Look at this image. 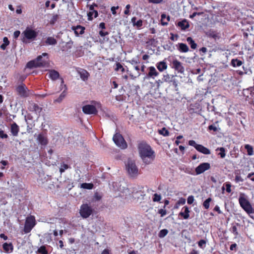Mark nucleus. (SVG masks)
Returning a JSON list of instances; mask_svg holds the SVG:
<instances>
[{
	"mask_svg": "<svg viewBox=\"0 0 254 254\" xmlns=\"http://www.w3.org/2000/svg\"><path fill=\"white\" fill-rule=\"evenodd\" d=\"M139 154L144 163L146 164H150L154 159V152L150 145L142 142L138 144Z\"/></svg>",
	"mask_w": 254,
	"mask_h": 254,
	"instance_id": "f257e3e1",
	"label": "nucleus"
},
{
	"mask_svg": "<svg viewBox=\"0 0 254 254\" xmlns=\"http://www.w3.org/2000/svg\"><path fill=\"white\" fill-rule=\"evenodd\" d=\"M49 65V59L48 54L44 53L37 57L35 60L28 62L26 64V67L32 69L36 67H48Z\"/></svg>",
	"mask_w": 254,
	"mask_h": 254,
	"instance_id": "f03ea898",
	"label": "nucleus"
},
{
	"mask_svg": "<svg viewBox=\"0 0 254 254\" xmlns=\"http://www.w3.org/2000/svg\"><path fill=\"white\" fill-rule=\"evenodd\" d=\"M38 36V33L29 27H27L26 29L22 33V41L24 43L29 42L28 40H34Z\"/></svg>",
	"mask_w": 254,
	"mask_h": 254,
	"instance_id": "7ed1b4c3",
	"label": "nucleus"
},
{
	"mask_svg": "<svg viewBox=\"0 0 254 254\" xmlns=\"http://www.w3.org/2000/svg\"><path fill=\"white\" fill-rule=\"evenodd\" d=\"M239 202L240 206L248 214L253 213V207L248 200L245 197L244 193H241L239 198Z\"/></svg>",
	"mask_w": 254,
	"mask_h": 254,
	"instance_id": "20e7f679",
	"label": "nucleus"
},
{
	"mask_svg": "<svg viewBox=\"0 0 254 254\" xmlns=\"http://www.w3.org/2000/svg\"><path fill=\"white\" fill-rule=\"evenodd\" d=\"M94 209L88 203L82 204L80 207L79 214L84 219L88 218L93 214Z\"/></svg>",
	"mask_w": 254,
	"mask_h": 254,
	"instance_id": "39448f33",
	"label": "nucleus"
},
{
	"mask_svg": "<svg viewBox=\"0 0 254 254\" xmlns=\"http://www.w3.org/2000/svg\"><path fill=\"white\" fill-rule=\"evenodd\" d=\"M36 224V220L34 216L30 215L27 217L23 228L24 233L25 234L30 233Z\"/></svg>",
	"mask_w": 254,
	"mask_h": 254,
	"instance_id": "423d86ee",
	"label": "nucleus"
},
{
	"mask_svg": "<svg viewBox=\"0 0 254 254\" xmlns=\"http://www.w3.org/2000/svg\"><path fill=\"white\" fill-rule=\"evenodd\" d=\"M126 169L129 175L131 177H136L138 175V169L134 161L128 160L126 164Z\"/></svg>",
	"mask_w": 254,
	"mask_h": 254,
	"instance_id": "0eeeda50",
	"label": "nucleus"
},
{
	"mask_svg": "<svg viewBox=\"0 0 254 254\" xmlns=\"http://www.w3.org/2000/svg\"><path fill=\"white\" fill-rule=\"evenodd\" d=\"M115 143L121 149H126L127 146V143L123 136L119 133L115 134L113 137Z\"/></svg>",
	"mask_w": 254,
	"mask_h": 254,
	"instance_id": "6e6552de",
	"label": "nucleus"
},
{
	"mask_svg": "<svg viewBox=\"0 0 254 254\" xmlns=\"http://www.w3.org/2000/svg\"><path fill=\"white\" fill-rule=\"evenodd\" d=\"M16 91L17 93V94L21 97L25 98L29 96V94L28 93V88L23 83H22L17 86L16 88Z\"/></svg>",
	"mask_w": 254,
	"mask_h": 254,
	"instance_id": "1a4fd4ad",
	"label": "nucleus"
},
{
	"mask_svg": "<svg viewBox=\"0 0 254 254\" xmlns=\"http://www.w3.org/2000/svg\"><path fill=\"white\" fill-rule=\"evenodd\" d=\"M83 112L86 115H96L98 111L93 105H86L82 107Z\"/></svg>",
	"mask_w": 254,
	"mask_h": 254,
	"instance_id": "9d476101",
	"label": "nucleus"
},
{
	"mask_svg": "<svg viewBox=\"0 0 254 254\" xmlns=\"http://www.w3.org/2000/svg\"><path fill=\"white\" fill-rule=\"evenodd\" d=\"M143 188V187L138 186L137 188L135 187L133 189L132 193L135 198H137L138 199L140 198L143 199L144 198L145 194L144 191L142 190Z\"/></svg>",
	"mask_w": 254,
	"mask_h": 254,
	"instance_id": "9b49d317",
	"label": "nucleus"
},
{
	"mask_svg": "<svg viewBox=\"0 0 254 254\" xmlns=\"http://www.w3.org/2000/svg\"><path fill=\"white\" fill-rule=\"evenodd\" d=\"M210 168V165L208 163H203L200 164L195 168V172L197 175H199L204 171Z\"/></svg>",
	"mask_w": 254,
	"mask_h": 254,
	"instance_id": "f8f14e48",
	"label": "nucleus"
},
{
	"mask_svg": "<svg viewBox=\"0 0 254 254\" xmlns=\"http://www.w3.org/2000/svg\"><path fill=\"white\" fill-rule=\"evenodd\" d=\"M173 67L177 70L179 73L184 74L185 71V68L183 66L182 64L176 60L172 62Z\"/></svg>",
	"mask_w": 254,
	"mask_h": 254,
	"instance_id": "ddd939ff",
	"label": "nucleus"
},
{
	"mask_svg": "<svg viewBox=\"0 0 254 254\" xmlns=\"http://www.w3.org/2000/svg\"><path fill=\"white\" fill-rule=\"evenodd\" d=\"M28 110L30 112L35 113L37 115H38V116H39L40 113L42 111V108L40 107L38 104L35 103H32L29 105Z\"/></svg>",
	"mask_w": 254,
	"mask_h": 254,
	"instance_id": "4468645a",
	"label": "nucleus"
},
{
	"mask_svg": "<svg viewBox=\"0 0 254 254\" xmlns=\"http://www.w3.org/2000/svg\"><path fill=\"white\" fill-rule=\"evenodd\" d=\"M37 140L41 145L46 146L48 143V139L46 135L43 132L38 134Z\"/></svg>",
	"mask_w": 254,
	"mask_h": 254,
	"instance_id": "2eb2a0df",
	"label": "nucleus"
},
{
	"mask_svg": "<svg viewBox=\"0 0 254 254\" xmlns=\"http://www.w3.org/2000/svg\"><path fill=\"white\" fill-rule=\"evenodd\" d=\"M49 77L53 80H56L60 77V74L58 71L55 69L49 70Z\"/></svg>",
	"mask_w": 254,
	"mask_h": 254,
	"instance_id": "dca6fc26",
	"label": "nucleus"
},
{
	"mask_svg": "<svg viewBox=\"0 0 254 254\" xmlns=\"http://www.w3.org/2000/svg\"><path fill=\"white\" fill-rule=\"evenodd\" d=\"M2 249L5 253H11L13 251V246L11 243H4L2 244Z\"/></svg>",
	"mask_w": 254,
	"mask_h": 254,
	"instance_id": "f3484780",
	"label": "nucleus"
},
{
	"mask_svg": "<svg viewBox=\"0 0 254 254\" xmlns=\"http://www.w3.org/2000/svg\"><path fill=\"white\" fill-rule=\"evenodd\" d=\"M19 131V127L16 123H12L10 126V132L14 136L18 135Z\"/></svg>",
	"mask_w": 254,
	"mask_h": 254,
	"instance_id": "a211bd4d",
	"label": "nucleus"
},
{
	"mask_svg": "<svg viewBox=\"0 0 254 254\" xmlns=\"http://www.w3.org/2000/svg\"><path fill=\"white\" fill-rule=\"evenodd\" d=\"M72 29L74 31V33L76 36H78L79 34H83L84 33L85 27L81 25L73 26Z\"/></svg>",
	"mask_w": 254,
	"mask_h": 254,
	"instance_id": "6ab92c4d",
	"label": "nucleus"
},
{
	"mask_svg": "<svg viewBox=\"0 0 254 254\" xmlns=\"http://www.w3.org/2000/svg\"><path fill=\"white\" fill-rule=\"evenodd\" d=\"M78 73L82 80L86 81L88 80L89 76V73L86 70L84 69H80L78 71Z\"/></svg>",
	"mask_w": 254,
	"mask_h": 254,
	"instance_id": "aec40b11",
	"label": "nucleus"
},
{
	"mask_svg": "<svg viewBox=\"0 0 254 254\" xmlns=\"http://www.w3.org/2000/svg\"><path fill=\"white\" fill-rule=\"evenodd\" d=\"M196 150L204 154L208 155L210 154V151L209 149L202 145L199 144L198 145H197Z\"/></svg>",
	"mask_w": 254,
	"mask_h": 254,
	"instance_id": "412c9836",
	"label": "nucleus"
},
{
	"mask_svg": "<svg viewBox=\"0 0 254 254\" xmlns=\"http://www.w3.org/2000/svg\"><path fill=\"white\" fill-rule=\"evenodd\" d=\"M113 67L114 70L116 72L121 71L122 73H124L125 71V68L119 62H116L114 65Z\"/></svg>",
	"mask_w": 254,
	"mask_h": 254,
	"instance_id": "4be33fe9",
	"label": "nucleus"
},
{
	"mask_svg": "<svg viewBox=\"0 0 254 254\" xmlns=\"http://www.w3.org/2000/svg\"><path fill=\"white\" fill-rule=\"evenodd\" d=\"M46 45H55L57 44V40L53 37H48L45 41Z\"/></svg>",
	"mask_w": 254,
	"mask_h": 254,
	"instance_id": "5701e85b",
	"label": "nucleus"
},
{
	"mask_svg": "<svg viewBox=\"0 0 254 254\" xmlns=\"http://www.w3.org/2000/svg\"><path fill=\"white\" fill-rule=\"evenodd\" d=\"M177 25L179 27H180L182 30H185L189 28L190 26L189 22L186 19H184L181 21H179Z\"/></svg>",
	"mask_w": 254,
	"mask_h": 254,
	"instance_id": "b1692460",
	"label": "nucleus"
},
{
	"mask_svg": "<svg viewBox=\"0 0 254 254\" xmlns=\"http://www.w3.org/2000/svg\"><path fill=\"white\" fill-rule=\"evenodd\" d=\"M184 208L185 209L184 212H181L179 214V215L183 217V218L184 219H187L190 217V215H189L190 210H189V207L186 206H185L184 207Z\"/></svg>",
	"mask_w": 254,
	"mask_h": 254,
	"instance_id": "393cba45",
	"label": "nucleus"
},
{
	"mask_svg": "<svg viewBox=\"0 0 254 254\" xmlns=\"http://www.w3.org/2000/svg\"><path fill=\"white\" fill-rule=\"evenodd\" d=\"M136 18L133 17L131 18V21L134 26H136L137 28H140L142 26V20L139 19L136 21Z\"/></svg>",
	"mask_w": 254,
	"mask_h": 254,
	"instance_id": "a878e982",
	"label": "nucleus"
},
{
	"mask_svg": "<svg viewBox=\"0 0 254 254\" xmlns=\"http://www.w3.org/2000/svg\"><path fill=\"white\" fill-rule=\"evenodd\" d=\"M163 47L165 50H168L172 52L175 50V47L173 46V44L171 42L169 41L165 44L163 45Z\"/></svg>",
	"mask_w": 254,
	"mask_h": 254,
	"instance_id": "bb28decb",
	"label": "nucleus"
},
{
	"mask_svg": "<svg viewBox=\"0 0 254 254\" xmlns=\"http://www.w3.org/2000/svg\"><path fill=\"white\" fill-rule=\"evenodd\" d=\"M170 20V16H167L166 15L163 14L161 15V24L162 25H167L168 24V22Z\"/></svg>",
	"mask_w": 254,
	"mask_h": 254,
	"instance_id": "cd10ccee",
	"label": "nucleus"
},
{
	"mask_svg": "<svg viewBox=\"0 0 254 254\" xmlns=\"http://www.w3.org/2000/svg\"><path fill=\"white\" fill-rule=\"evenodd\" d=\"M178 49L180 52L186 53L189 51V47L186 44L180 43Z\"/></svg>",
	"mask_w": 254,
	"mask_h": 254,
	"instance_id": "c85d7f7f",
	"label": "nucleus"
},
{
	"mask_svg": "<svg viewBox=\"0 0 254 254\" xmlns=\"http://www.w3.org/2000/svg\"><path fill=\"white\" fill-rule=\"evenodd\" d=\"M157 74L158 72H157L154 67L150 66L149 67V72L148 73V76L153 77V76H157Z\"/></svg>",
	"mask_w": 254,
	"mask_h": 254,
	"instance_id": "c756f323",
	"label": "nucleus"
},
{
	"mask_svg": "<svg viewBox=\"0 0 254 254\" xmlns=\"http://www.w3.org/2000/svg\"><path fill=\"white\" fill-rule=\"evenodd\" d=\"M187 42L190 45V47L192 49L196 48L197 44L195 43L194 41L192 39L191 37H189L187 38Z\"/></svg>",
	"mask_w": 254,
	"mask_h": 254,
	"instance_id": "7c9ffc66",
	"label": "nucleus"
},
{
	"mask_svg": "<svg viewBox=\"0 0 254 254\" xmlns=\"http://www.w3.org/2000/svg\"><path fill=\"white\" fill-rule=\"evenodd\" d=\"M94 14V17L96 18L98 16V12L97 10H93V11H89L87 13L88 19L92 20L93 19V15Z\"/></svg>",
	"mask_w": 254,
	"mask_h": 254,
	"instance_id": "2f4dec72",
	"label": "nucleus"
},
{
	"mask_svg": "<svg viewBox=\"0 0 254 254\" xmlns=\"http://www.w3.org/2000/svg\"><path fill=\"white\" fill-rule=\"evenodd\" d=\"M94 185L92 183H82L81 184V188L84 189L91 190L93 188Z\"/></svg>",
	"mask_w": 254,
	"mask_h": 254,
	"instance_id": "473e14b6",
	"label": "nucleus"
},
{
	"mask_svg": "<svg viewBox=\"0 0 254 254\" xmlns=\"http://www.w3.org/2000/svg\"><path fill=\"white\" fill-rule=\"evenodd\" d=\"M3 43L0 45V48L2 50H5L6 46L9 44V41L8 38L6 37L3 38Z\"/></svg>",
	"mask_w": 254,
	"mask_h": 254,
	"instance_id": "72a5a7b5",
	"label": "nucleus"
},
{
	"mask_svg": "<svg viewBox=\"0 0 254 254\" xmlns=\"http://www.w3.org/2000/svg\"><path fill=\"white\" fill-rule=\"evenodd\" d=\"M242 64V62L238 59H233L231 61V64L234 67L240 66Z\"/></svg>",
	"mask_w": 254,
	"mask_h": 254,
	"instance_id": "f704fd0d",
	"label": "nucleus"
},
{
	"mask_svg": "<svg viewBox=\"0 0 254 254\" xmlns=\"http://www.w3.org/2000/svg\"><path fill=\"white\" fill-rule=\"evenodd\" d=\"M38 253L41 254H49L45 246H41L38 250Z\"/></svg>",
	"mask_w": 254,
	"mask_h": 254,
	"instance_id": "c9c22d12",
	"label": "nucleus"
},
{
	"mask_svg": "<svg viewBox=\"0 0 254 254\" xmlns=\"http://www.w3.org/2000/svg\"><path fill=\"white\" fill-rule=\"evenodd\" d=\"M216 150V151H217V150L220 151V152L219 153V155H220V157L222 158H224L225 157V156H226L225 149L224 147L218 148Z\"/></svg>",
	"mask_w": 254,
	"mask_h": 254,
	"instance_id": "e433bc0d",
	"label": "nucleus"
},
{
	"mask_svg": "<svg viewBox=\"0 0 254 254\" xmlns=\"http://www.w3.org/2000/svg\"><path fill=\"white\" fill-rule=\"evenodd\" d=\"M245 147L247 150L248 154L249 155H252L253 154V148L252 146L249 144H247L245 145Z\"/></svg>",
	"mask_w": 254,
	"mask_h": 254,
	"instance_id": "4c0bfd02",
	"label": "nucleus"
},
{
	"mask_svg": "<svg viewBox=\"0 0 254 254\" xmlns=\"http://www.w3.org/2000/svg\"><path fill=\"white\" fill-rule=\"evenodd\" d=\"M173 76L171 75H169L167 74L166 75H164L163 78H162V80L166 82H170L172 81V79Z\"/></svg>",
	"mask_w": 254,
	"mask_h": 254,
	"instance_id": "58836bf2",
	"label": "nucleus"
},
{
	"mask_svg": "<svg viewBox=\"0 0 254 254\" xmlns=\"http://www.w3.org/2000/svg\"><path fill=\"white\" fill-rule=\"evenodd\" d=\"M58 18H59V15L58 14L54 15L50 21V24H51V25L55 24V23L58 20Z\"/></svg>",
	"mask_w": 254,
	"mask_h": 254,
	"instance_id": "ea45409f",
	"label": "nucleus"
},
{
	"mask_svg": "<svg viewBox=\"0 0 254 254\" xmlns=\"http://www.w3.org/2000/svg\"><path fill=\"white\" fill-rule=\"evenodd\" d=\"M160 134H162L164 136H168L169 132L165 127H163L160 130Z\"/></svg>",
	"mask_w": 254,
	"mask_h": 254,
	"instance_id": "a19ab883",
	"label": "nucleus"
},
{
	"mask_svg": "<svg viewBox=\"0 0 254 254\" xmlns=\"http://www.w3.org/2000/svg\"><path fill=\"white\" fill-rule=\"evenodd\" d=\"M211 201V198L210 197L206 199L203 202V205L205 207V209H208L209 207V203Z\"/></svg>",
	"mask_w": 254,
	"mask_h": 254,
	"instance_id": "79ce46f5",
	"label": "nucleus"
},
{
	"mask_svg": "<svg viewBox=\"0 0 254 254\" xmlns=\"http://www.w3.org/2000/svg\"><path fill=\"white\" fill-rule=\"evenodd\" d=\"M128 62L133 66L136 65L140 63L139 60L137 58H133L129 61Z\"/></svg>",
	"mask_w": 254,
	"mask_h": 254,
	"instance_id": "37998d69",
	"label": "nucleus"
},
{
	"mask_svg": "<svg viewBox=\"0 0 254 254\" xmlns=\"http://www.w3.org/2000/svg\"><path fill=\"white\" fill-rule=\"evenodd\" d=\"M69 166L67 164H63L61 165V167L60 168V172L62 173L64 172V171L68 168H69Z\"/></svg>",
	"mask_w": 254,
	"mask_h": 254,
	"instance_id": "c03bdc74",
	"label": "nucleus"
},
{
	"mask_svg": "<svg viewBox=\"0 0 254 254\" xmlns=\"http://www.w3.org/2000/svg\"><path fill=\"white\" fill-rule=\"evenodd\" d=\"M167 67V65L166 63L164 62H160V71H162L163 70L166 69Z\"/></svg>",
	"mask_w": 254,
	"mask_h": 254,
	"instance_id": "a18cd8bd",
	"label": "nucleus"
},
{
	"mask_svg": "<svg viewBox=\"0 0 254 254\" xmlns=\"http://www.w3.org/2000/svg\"><path fill=\"white\" fill-rule=\"evenodd\" d=\"M168 233L167 229H163L160 231V238L165 237Z\"/></svg>",
	"mask_w": 254,
	"mask_h": 254,
	"instance_id": "49530a36",
	"label": "nucleus"
},
{
	"mask_svg": "<svg viewBox=\"0 0 254 254\" xmlns=\"http://www.w3.org/2000/svg\"><path fill=\"white\" fill-rule=\"evenodd\" d=\"M109 33L108 31H104L103 30H100L99 32V34L101 37H105L108 35H109Z\"/></svg>",
	"mask_w": 254,
	"mask_h": 254,
	"instance_id": "de8ad7c7",
	"label": "nucleus"
},
{
	"mask_svg": "<svg viewBox=\"0 0 254 254\" xmlns=\"http://www.w3.org/2000/svg\"><path fill=\"white\" fill-rule=\"evenodd\" d=\"M0 137L1 138H7L8 135L7 134L4 133V131L0 129Z\"/></svg>",
	"mask_w": 254,
	"mask_h": 254,
	"instance_id": "09e8293b",
	"label": "nucleus"
},
{
	"mask_svg": "<svg viewBox=\"0 0 254 254\" xmlns=\"http://www.w3.org/2000/svg\"><path fill=\"white\" fill-rule=\"evenodd\" d=\"M65 96V93L64 91L61 93L58 99L57 100V101L59 102H61L64 98Z\"/></svg>",
	"mask_w": 254,
	"mask_h": 254,
	"instance_id": "8fccbe9b",
	"label": "nucleus"
},
{
	"mask_svg": "<svg viewBox=\"0 0 254 254\" xmlns=\"http://www.w3.org/2000/svg\"><path fill=\"white\" fill-rule=\"evenodd\" d=\"M189 144L190 146H192L194 147V148L196 149V146L199 145V144H196L195 141L193 140H190L189 141Z\"/></svg>",
	"mask_w": 254,
	"mask_h": 254,
	"instance_id": "3c124183",
	"label": "nucleus"
},
{
	"mask_svg": "<svg viewBox=\"0 0 254 254\" xmlns=\"http://www.w3.org/2000/svg\"><path fill=\"white\" fill-rule=\"evenodd\" d=\"M232 232L235 236H238L239 233L237 231V228L236 226H233L232 228Z\"/></svg>",
	"mask_w": 254,
	"mask_h": 254,
	"instance_id": "603ef678",
	"label": "nucleus"
},
{
	"mask_svg": "<svg viewBox=\"0 0 254 254\" xmlns=\"http://www.w3.org/2000/svg\"><path fill=\"white\" fill-rule=\"evenodd\" d=\"M188 203L189 204H191L193 203L194 201V197L192 195L189 196L188 198Z\"/></svg>",
	"mask_w": 254,
	"mask_h": 254,
	"instance_id": "864d4df0",
	"label": "nucleus"
},
{
	"mask_svg": "<svg viewBox=\"0 0 254 254\" xmlns=\"http://www.w3.org/2000/svg\"><path fill=\"white\" fill-rule=\"evenodd\" d=\"M130 7V4H127L126 6V9L124 11V13L126 15H128L129 14V8Z\"/></svg>",
	"mask_w": 254,
	"mask_h": 254,
	"instance_id": "5fc2aeb1",
	"label": "nucleus"
},
{
	"mask_svg": "<svg viewBox=\"0 0 254 254\" xmlns=\"http://www.w3.org/2000/svg\"><path fill=\"white\" fill-rule=\"evenodd\" d=\"M225 186L226 188V191L229 193L231 192V185L230 183H226L225 184Z\"/></svg>",
	"mask_w": 254,
	"mask_h": 254,
	"instance_id": "6e6d98bb",
	"label": "nucleus"
},
{
	"mask_svg": "<svg viewBox=\"0 0 254 254\" xmlns=\"http://www.w3.org/2000/svg\"><path fill=\"white\" fill-rule=\"evenodd\" d=\"M95 7H98V5L95 3H93L92 4L90 5L89 6V10H90V11H93V10H94Z\"/></svg>",
	"mask_w": 254,
	"mask_h": 254,
	"instance_id": "4d7b16f0",
	"label": "nucleus"
},
{
	"mask_svg": "<svg viewBox=\"0 0 254 254\" xmlns=\"http://www.w3.org/2000/svg\"><path fill=\"white\" fill-rule=\"evenodd\" d=\"M186 203V199L184 198H181L178 201L177 204H184Z\"/></svg>",
	"mask_w": 254,
	"mask_h": 254,
	"instance_id": "13d9d810",
	"label": "nucleus"
},
{
	"mask_svg": "<svg viewBox=\"0 0 254 254\" xmlns=\"http://www.w3.org/2000/svg\"><path fill=\"white\" fill-rule=\"evenodd\" d=\"M134 67V69L136 70L137 71V73H136V76L134 77H135L136 76H138L139 75H140V72H139V70H140V68H139V66L137 64L136 65H134L133 66Z\"/></svg>",
	"mask_w": 254,
	"mask_h": 254,
	"instance_id": "bf43d9fd",
	"label": "nucleus"
},
{
	"mask_svg": "<svg viewBox=\"0 0 254 254\" xmlns=\"http://www.w3.org/2000/svg\"><path fill=\"white\" fill-rule=\"evenodd\" d=\"M20 34V31L16 30V31H14V32L13 33V38L14 39H17L19 36Z\"/></svg>",
	"mask_w": 254,
	"mask_h": 254,
	"instance_id": "052dcab7",
	"label": "nucleus"
},
{
	"mask_svg": "<svg viewBox=\"0 0 254 254\" xmlns=\"http://www.w3.org/2000/svg\"><path fill=\"white\" fill-rule=\"evenodd\" d=\"M235 181L236 182H243V179L238 174L236 176Z\"/></svg>",
	"mask_w": 254,
	"mask_h": 254,
	"instance_id": "680f3d73",
	"label": "nucleus"
},
{
	"mask_svg": "<svg viewBox=\"0 0 254 254\" xmlns=\"http://www.w3.org/2000/svg\"><path fill=\"white\" fill-rule=\"evenodd\" d=\"M208 129L210 130H213L214 131H217V128L216 127H215V126L213 125H210L209 127H208Z\"/></svg>",
	"mask_w": 254,
	"mask_h": 254,
	"instance_id": "e2e57ef3",
	"label": "nucleus"
},
{
	"mask_svg": "<svg viewBox=\"0 0 254 254\" xmlns=\"http://www.w3.org/2000/svg\"><path fill=\"white\" fill-rule=\"evenodd\" d=\"M119 8V6H112L111 8L112 13L113 14L115 15L116 14V9Z\"/></svg>",
	"mask_w": 254,
	"mask_h": 254,
	"instance_id": "0e129e2a",
	"label": "nucleus"
},
{
	"mask_svg": "<svg viewBox=\"0 0 254 254\" xmlns=\"http://www.w3.org/2000/svg\"><path fill=\"white\" fill-rule=\"evenodd\" d=\"M154 197L153 198V201H159V194L155 193L153 194Z\"/></svg>",
	"mask_w": 254,
	"mask_h": 254,
	"instance_id": "69168bd1",
	"label": "nucleus"
},
{
	"mask_svg": "<svg viewBox=\"0 0 254 254\" xmlns=\"http://www.w3.org/2000/svg\"><path fill=\"white\" fill-rule=\"evenodd\" d=\"M206 244V241L203 240H200L199 242H198V246L200 247H202V246L204 244Z\"/></svg>",
	"mask_w": 254,
	"mask_h": 254,
	"instance_id": "338daca9",
	"label": "nucleus"
},
{
	"mask_svg": "<svg viewBox=\"0 0 254 254\" xmlns=\"http://www.w3.org/2000/svg\"><path fill=\"white\" fill-rule=\"evenodd\" d=\"M101 254H110V250L107 249H105L102 251Z\"/></svg>",
	"mask_w": 254,
	"mask_h": 254,
	"instance_id": "774afa93",
	"label": "nucleus"
}]
</instances>
